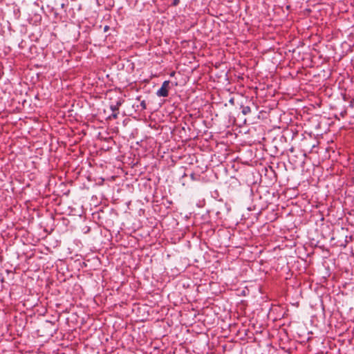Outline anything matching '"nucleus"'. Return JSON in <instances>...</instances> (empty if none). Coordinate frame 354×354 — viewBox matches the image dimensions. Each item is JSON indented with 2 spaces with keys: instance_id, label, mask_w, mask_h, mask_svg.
<instances>
[{
  "instance_id": "nucleus-1",
  "label": "nucleus",
  "mask_w": 354,
  "mask_h": 354,
  "mask_svg": "<svg viewBox=\"0 0 354 354\" xmlns=\"http://www.w3.org/2000/svg\"><path fill=\"white\" fill-rule=\"evenodd\" d=\"M169 84H170L169 80L164 81L161 87L157 91L156 95L158 97H167L169 95Z\"/></svg>"
},
{
  "instance_id": "nucleus-2",
  "label": "nucleus",
  "mask_w": 354,
  "mask_h": 354,
  "mask_svg": "<svg viewBox=\"0 0 354 354\" xmlns=\"http://www.w3.org/2000/svg\"><path fill=\"white\" fill-rule=\"evenodd\" d=\"M251 112V108L248 106H241V113L246 115Z\"/></svg>"
},
{
  "instance_id": "nucleus-3",
  "label": "nucleus",
  "mask_w": 354,
  "mask_h": 354,
  "mask_svg": "<svg viewBox=\"0 0 354 354\" xmlns=\"http://www.w3.org/2000/svg\"><path fill=\"white\" fill-rule=\"evenodd\" d=\"M140 106L141 107L142 110H145L147 109V104L145 100H142L140 102Z\"/></svg>"
},
{
  "instance_id": "nucleus-4",
  "label": "nucleus",
  "mask_w": 354,
  "mask_h": 354,
  "mask_svg": "<svg viewBox=\"0 0 354 354\" xmlns=\"http://www.w3.org/2000/svg\"><path fill=\"white\" fill-rule=\"evenodd\" d=\"M110 109L113 112L119 111V108H118L117 105L115 104H111Z\"/></svg>"
},
{
  "instance_id": "nucleus-5",
  "label": "nucleus",
  "mask_w": 354,
  "mask_h": 354,
  "mask_svg": "<svg viewBox=\"0 0 354 354\" xmlns=\"http://www.w3.org/2000/svg\"><path fill=\"white\" fill-rule=\"evenodd\" d=\"M118 114H119V111L113 112V113H112V117H113V118H118Z\"/></svg>"
},
{
  "instance_id": "nucleus-6",
  "label": "nucleus",
  "mask_w": 354,
  "mask_h": 354,
  "mask_svg": "<svg viewBox=\"0 0 354 354\" xmlns=\"http://www.w3.org/2000/svg\"><path fill=\"white\" fill-rule=\"evenodd\" d=\"M179 3H180V0H174L172 5L174 6H176L179 4Z\"/></svg>"
},
{
  "instance_id": "nucleus-7",
  "label": "nucleus",
  "mask_w": 354,
  "mask_h": 354,
  "mask_svg": "<svg viewBox=\"0 0 354 354\" xmlns=\"http://www.w3.org/2000/svg\"><path fill=\"white\" fill-rule=\"evenodd\" d=\"M122 104V102L120 100L118 101L115 105H117V107L119 108Z\"/></svg>"
},
{
  "instance_id": "nucleus-8",
  "label": "nucleus",
  "mask_w": 354,
  "mask_h": 354,
  "mask_svg": "<svg viewBox=\"0 0 354 354\" xmlns=\"http://www.w3.org/2000/svg\"><path fill=\"white\" fill-rule=\"evenodd\" d=\"M109 27L108 26H106L104 28V30L106 32L109 30Z\"/></svg>"
},
{
  "instance_id": "nucleus-9",
  "label": "nucleus",
  "mask_w": 354,
  "mask_h": 354,
  "mask_svg": "<svg viewBox=\"0 0 354 354\" xmlns=\"http://www.w3.org/2000/svg\"><path fill=\"white\" fill-rule=\"evenodd\" d=\"M229 102H230V104H234V99L233 98L230 99Z\"/></svg>"
}]
</instances>
